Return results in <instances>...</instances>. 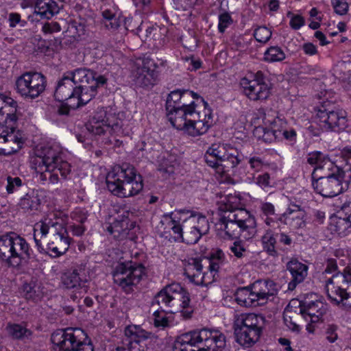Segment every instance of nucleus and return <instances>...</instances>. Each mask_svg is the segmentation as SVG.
Returning a JSON list of instances; mask_svg holds the SVG:
<instances>
[{
  "label": "nucleus",
  "instance_id": "obj_1",
  "mask_svg": "<svg viewBox=\"0 0 351 351\" xmlns=\"http://www.w3.org/2000/svg\"><path fill=\"white\" fill-rule=\"evenodd\" d=\"M106 78L93 71L80 68L67 72L58 82L54 92L56 100L63 102L77 99L78 108L89 102L97 94V89L106 83ZM71 106V104H70Z\"/></svg>",
  "mask_w": 351,
  "mask_h": 351
},
{
  "label": "nucleus",
  "instance_id": "obj_2",
  "mask_svg": "<svg viewBox=\"0 0 351 351\" xmlns=\"http://www.w3.org/2000/svg\"><path fill=\"white\" fill-rule=\"evenodd\" d=\"M241 198L228 195L221 202L219 208L223 212L217 226L224 232L228 239L239 236L245 239L254 237L256 234V221L254 217L245 208H242Z\"/></svg>",
  "mask_w": 351,
  "mask_h": 351
},
{
  "label": "nucleus",
  "instance_id": "obj_3",
  "mask_svg": "<svg viewBox=\"0 0 351 351\" xmlns=\"http://www.w3.org/2000/svg\"><path fill=\"white\" fill-rule=\"evenodd\" d=\"M32 163L40 173L39 179L43 184L59 185L71 171V165L62 159L58 146L46 145L38 149Z\"/></svg>",
  "mask_w": 351,
  "mask_h": 351
},
{
  "label": "nucleus",
  "instance_id": "obj_4",
  "mask_svg": "<svg viewBox=\"0 0 351 351\" xmlns=\"http://www.w3.org/2000/svg\"><path fill=\"white\" fill-rule=\"evenodd\" d=\"M226 346V337L219 330H196L179 336L173 351H219Z\"/></svg>",
  "mask_w": 351,
  "mask_h": 351
},
{
  "label": "nucleus",
  "instance_id": "obj_5",
  "mask_svg": "<svg viewBox=\"0 0 351 351\" xmlns=\"http://www.w3.org/2000/svg\"><path fill=\"white\" fill-rule=\"evenodd\" d=\"M108 190L120 197H128L138 194L143 188L142 177L136 173L130 164L116 167L106 177Z\"/></svg>",
  "mask_w": 351,
  "mask_h": 351
},
{
  "label": "nucleus",
  "instance_id": "obj_6",
  "mask_svg": "<svg viewBox=\"0 0 351 351\" xmlns=\"http://www.w3.org/2000/svg\"><path fill=\"white\" fill-rule=\"evenodd\" d=\"M190 299L180 284L166 286L155 296L153 305L157 304L163 311L168 313L179 312L180 316L187 319L192 317L193 308L189 306Z\"/></svg>",
  "mask_w": 351,
  "mask_h": 351
},
{
  "label": "nucleus",
  "instance_id": "obj_7",
  "mask_svg": "<svg viewBox=\"0 0 351 351\" xmlns=\"http://www.w3.org/2000/svg\"><path fill=\"white\" fill-rule=\"evenodd\" d=\"M123 121L108 108H98L86 123V130L93 135H101L108 132L114 136V145L119 147L122 142L116 138L123 133Z\"/></svg>",
  "mask_w": 351,
  "mask_h": 351
},
{
  "label": "nucleus",
  "instance_id": "obj_8",
  "mask_svg": "<svg viewBox=\"0 0 351 351\" xmlns=\"http://www.w3.org/2000/svg\"><path fill=\"white\" fill-rule=\"evenodd\" d=\"M207 165L219 172H229L241 162V155L237 149L228 144L213 143L204 155Z\"/></svg>",
  "mask_w": 351,
  "mask_h": 351
},
{
  "label": "nucleus",
  "instance_id": "obj_9",
  "mask_svg": "<svg viewBox=\"0 0 351 351\" xmlns=\"http://www.w3.org/2000/svg\"><path fill=\"white\" fill-rule=\"evenodd\" d=\"M263 317L254 313H243L235 317L234 323L237 341L250 347L260 338L264 326Z\"/></svg>",
  "mask_w": 351,
  "mask_h": 351
},
{
  "label": "nucleus",
  "instance_id": "obj_10",
  "mask_svg": "<svg viewBox=\"0 0 351 351\" xmlns=\"http://www.w3.org/2000/svg\"><path fill=\"white\" fill-rule=\"evenodd\" d=\"M0 258L18 263L21 261L34 259L35 256L23 237L10 232L0 237Z\"/></svg>",
  "mask_w": 351,
  "mask_h": 351
},
{
  "label": "nucleus",
  "instance_id": "obj_11",
  "mask_svg": "<svg viewBox=\"0 0 351 351\" xmlns=\"http://www.w3.org/2000/svg\"><path fill=\"white\" fill-rule=\"evenodd\" d=\"M51 341L62 351H94L90 339L80 328L58 330L51 335Z\"/></svg>",
  "mask_w": 351,
  "mask_h": 351
},
{
  "label": "nucleus",
  "instance_id": "obj_12",
  "mask_svg": "<svg viewBox=\"0 0 351 351\" xmlns=\"http://www.w3.org/2000/svg\"><path fill=\"white\" fill-rule=\"evenodd\" d=\"M326 292L333 304L351 308V267H347L329 278Z\"/></svg>",
  "mask_w": 351,
  "mask_h": 351
},
{
  "label": "nucleus",
  "instance_id": "obj_13",
  "mask_svg": "<svg viewBox=\"0 0 351 351\" xmlns=\"http://www.w3.org/2000/svg\"><path fill=\"white\" fill-rule=\"evenodd\" d=\"M315 120L326 130L339 131L348 126L346 111L330 101H324L318 107Z\"/></svg>",
  "mask_w": 351,
  "mask_h": 351
},
{
  "label": "nucleus",
  "instance_id": "obj_14",
  "mask_svg": "<svg viewBox=\"0 0 351 351\" xmlns=\"http://www.w3.org/2000/svg\"><path fill=\"white\" fill-rule=\"evenodd\" d=\"M145 274L144 266L138 263L128 261L119 264L113 273L114 282L126 293L133 291Z\"/></svg>",
  "mask_w": 351,
  "mask_h": 351
},
{
  "label": "nucleus",
  "instance_id": "obj_15",
  "mask_svg": "<svg viewBox=\"0 0 351 351\" xmlns=\"http://www.w3.org/2000/svg\"><path fill=\"white\" fill-rule=\"evenodd\" d=\"M351 182V171L339 172L334 176H324L312 180L314 190L319 194L326 197L338 195L347 190Z\"/></svg>",
  "mask_w": 351,
  "mask_h": 351
},
{
  "label": "nucleus",
  "instance_id": "obj_16",
  "mask_svg": "<svg viewBox=\"0 0 351 351\" xmlns=\"http://www.w3.org/2000/svg\"><path fill=\"white\" fill-rule=\"evenodd\" d=\"M46 84V77L42 73L26 72L16 78L15 89L22 97L32 99L44 92Z\"/></svg>",
  "mask_w": 351,
  "mask_h": 351
},
{
  "label": "nucleus",
  "instance_id": "obj_17",
  "mask_svg": "<svg viewBox=\"0 0 351 351\" xmlns=\"http://www.w3.org/2000/svg\"><path fill=\"white\" fill-rule=\"evenodd\" d=\"M160 66H165L166 61L161 60L158 64L149 57L139 58L136 62V69L133 73L136 85L141 87L154 85L158 77L157 69Z\"/></svg>",
  "mask_w": 351,
  "mask_h": 351
},
{
  "label": "nucleus",
  "instance_id": "obj_18",
  "mask_svg": "<svg viewBox=\"0 0 351 351\" xmlns=\"http://www.w3.org/2000/svg\"><path fill=\"white\" fill-rule=\"evenodd\" d=\"M307 162L315 165L311 174L312 180L346 171L335 165L327 156L319 152L309 154L307 157Z\"/></svg>",
  "mask_w": 351,
  "mask_h": 351
},
{
  "label": "nucleus",
  "instance_id": "obj_19",
  "mask_svg": "<svg viewBox=\"0 0 351 351\" xmlns=\"http://www.w3.org/2000/svg\"><path fill=\"white\" fill-rule=\"evenodd\" d=\"M10 131L3 130L0 134V154L9 156L19 151L24 140L20 130H16L15 127Z\"/></svg>",
  "mask_w": 351,
  "mask_h": 351
},
{
  "label": "nucleus",
  "instance_id": "obj_20",
  "mask_svg": "<svg viewBox=\"0 0 351 351\" xmlns=\"http://www.w3.org/2000/svg\"><path fill=\"white\" fill-rule=\"evenodd\" d=\"M305 211L299 206L293 204L289 207L282 215H279L278 219L282 223L292 230L303 228L306 226Z\"/></svg>",
  "mask_w": 351,
  "mask_h": 351
},
{
  "label": "nucleus",
  "instance_id": "obj_21",
  "mask_svg": "<svg viewBox=\"0 0 351 351\" xmlns=\"http://www.w3.org/2000/svg\"><path fill=\"white\" fill-rule=\"evenodd\" d=\"M70 238L66 229H61L59 232L51 234L50 240L47 244V250L51 252L49 255L52 257H58L64 254L69 249Z\"/></svg>",
  "mask_w": 351,
  "mask_h": 351
},
{
  "label": "nucleus",
  "instance_id": "obj_22",
  "mask_svg": "<svg viewBox=\"0 0 351 351\" xmlns=\"http://www.w3.org/2000/svg\"><path fill=\"white\" fill-rule=\"evenodd\" d=\"M257 80H250L243 78L241 80V86L244 89L245 94L251 100H264L270 94V88L266 83H260Z\"/></svg>",
  "mask_w": 351,
  "mask_h": 351
},
{
  "label": "nucleus",
  "instance_id": "obj_23",
  "mask_svg": "<svg viewBox=\"0 0 351 351\" xmlns=\"http://www.w3.org/2000/svg\"><path fill=\"white\" fill-rule=\"evenodd\" d=\"M291 278L288 284V289L293 291L298 285L302 283L308 274V266L296 258H291L286 265Z\"/></svg>",
  "mask_w": 351,
  "mask_h": 351
},
{
  "label": "nucleus",
  "instance_id": "obj_24",
  "mask_svg": "<svg viewBox=\"0 0 351 351\" xmlns=\"http://www.w3.org/2000/svg\"><path fill=\"white\" fill-rule=\"evenodd\" d=\"M166 110L167 117L171 125L180 130L186 127V124L191 117L199 118V112H194L192 108H175L173 110L166 109Z\"/></svg>",
  "mask_w": 351,
  "mask_h": 351
},
{
  "label": "nucleus",
  "instance_id": "obj_25",
  "mask_svg": "<svg viewBox=\"0 0 351 351\" xmlns=\"http://www.w3.org/2000/svg\"><path fill=\"white\" fill-rule=\"evenodd\" d=\"M124 333L125 338L123 342L129 349L132 347L133 342L138 343L142 341L152 339L155 337L154 333L144 330L141 326L138 325L128 326L125 328Z\"/></svg>",
  "mask_w": 351,
  "mask_h": 351
},
{
  "label": "nucleus",
  "instance_id": "obj_26",
  "mask_svg": "<svg viewBox=\"0 0 351 351\" xmlns=\"http://www.w3.org/2000/svg\"><path fill=\"white\" fill-rule=\"evenodd\" d=\"M343 213L332 219L330 230L341 237H345L351 232V208L343 207Z\"/></svg>",
  "mask_w": 351,
  "mask_h": 351
},
{
  "label": "nucleus",
  "instance_id": "obj_27",
  "mask_svg": "<svg viewBox=\"0 0 351 351\" xmlns=\"http://www.w3.org/2000/svg\"><path fill=\"white\" fill-rule=\"evenodd\" d=\"M212 118L210 113L208 114H205L204 119H200L199 118H194L191 117L189 119L188 123L186 124V127L183 128L182 130H184L189 135L192 136H197L205 134L210 126V123L208 120Z\"/></svg>",
  "mask_w": 351,
  "mask_h": 351
},
{
  "label": "nucleus",
  "instance_id": "obj_28",
  "mask_svg": "<svg viewBox=\"0 0 351 351\" xmlns=\"http://www.w3.org/2000/svg\"><path fill=\"white\" fill-rule=\"evenodd\" d=\"M252 289L261 305L265 304L269 297L275 295L278 292L276 284L272 280H257L253 284Z\"/></svg>",
  "mask_w": 351,
  "mask_h": 351
},
{
  "label": "nucleus",
  "instance_id": "obj_29",
  "mask_svg": "<svg viewBox=\"0 0 351 351\" xmlns=\"http://www.w3.org/2000/svg\"><path fill=\"white\" fill-rule=\"evenodd\" d=\"M326 311L327 306L319 300L304 304L300 310V314L304 319L308 317L311 322L314 323L319 322Z\"/></svg>",
  "mask_w": 351,
  "mask_h": 351
},
{
  "label": "nucleus",
  "instance_id": "obj_30",
  "mask_svg": "<svg viewBox=\"0 0 351 351\" xmlns=\"http://www.w3.org/2000/svg\"><path fill=\"white\" fill-rule=\"evenodd\" d=\"M203 264L200 258H191L184 269V275L191 282L195 285H200V283L205 282V276L202 275Z\"/></svg>",
  "mask_w": 351,
  "mask_h": 351
},
{
  "label": "nucleus",
  "instance_id": "obj_31",
  "mask_svg": "<svg viewBox=\"0 0 351 351\" xmlns=\"http://www.w3.org/2000/svg\"><path fill=\"white\" fill-rule=\"evenodd\" d=\"M36 229L39 228L42 237H45L49 232H59L65 229L62 226V219L58 217L56 213H51L39 223L36 224Z\"/></svg>",
  "mask_w": 351,
  "mask_h": 351
},
{
  "label": "nucleus",
  "instance_id": "obj_32",
  "mask_svg": "<svg viewBox=\"0 0 351 351\" xmlns=\"http://www.w3.org/2000/svg\"><path fill=\"white\" fill-rule=\"evenodd\" d=\"M82 270L77 269L64 272L61 276V282L63 286L69 289L84 288L86 280L82 278Z\"/></svg>",
  "mask_w": 351,
  "mask_h": 351
},
{
  "label": "nucleus",
  "instance_id": "obj_33",
  "mask_svg": "<svg viewBox=\"0 0 351 351\" xmlns=\"http://www.w3.org/2000/svg\"><path fill=\"white\" fill-rule=\"evenodd\" d=\"M184 212L178 211L171 213L169 215H165L164 221L169 226V228L173 231L175 234V238L183 239L184 227L182 215Z\"/></svg>",
  "mask_w": 351,
  "mask_h": 351
},
{
  "label": "nucleus",
  "instance_id": "obj_34",
  "mask_svg": "<svg viewBox=\"0 0 351 351\" xmlns=\"http://www.w3.org/2000/svg\"><path fill=\"white\" fill-rule=\"evenodd\" d=\"M58 4L53 0H37L35 6V13L42 18L51 19L59 12Z\"/></svg>",
  "mask_w": 351,
  "mask_h": 351
},
{
  "label": "nucleus",
  "instance_id": "obj_35",
  "mask_svg": "<svg viewBox=\"0 0 351 351\" xmlns=\"http://www.w3.org/2000/svg\"><path fill=\"white\" fill-rule=\"evenodd\" d=\"M183 223L202 232L207 234L210 226L206 217L199 213L191 214L189 217L183 219Z\"/></svg>",
  "mask_w": 351,
  "mask_h": 351
},
{
  "label": "nucleus",
  "instance_id": "obj_36",
  "mask_svg": "<svg viewBox=\"0 0 351 351\" xmlns=\"http://www.w3.org/2000/svg\"><path fill=\"white\" fill-rule=\"evenodd\" d=\"M257 297L254 289L250 291L247 289H242L237 291L236 301L239 305L245 307L261 306Z\"/></svg>",
  "mask_w": 351,
  "mask_h": 351
},
{
  "label": "nucleus",
  "instance_id": "obj_37",
  "mask_svg": "<svg viewBox=\"0 0 351 351\" xmlns=\"http://www.w3.org/2000/svg\"><path fill=\"white\" fill-rule=\"evenodd\" d=\"M40 204L38 195L34 191H30L20 199L19 207L25 212L37 210Z\"/></svg>",
  "mask_w": 351,
  "mask_h": 351
},
{
  "label": "nucleus",
  "instance_id": "obj_38",
  "mask_svg": "<svg viewBox=\"0 0 351 351\" xmlns=\"http://www.w3.org/2000/svg\"><path fill=\"white\" fill-rule=\"evenodd\" d=\"M189 95V90H176L171 91L167 99L166 109L173 110L175 108H180V106H184V102L182 104H181L180 102H182V99H185V97H188Z\"/></svg>",
  "mask_w": 351,
  "mask_h": 351
},
{
  "label": "nucleus",
  "instance_id": "obj_39",
  "mask_svg": "<svg viewBox=\"0 0 351 351\" xmlns=\"http://www.w3.org/2000/svg\"><path fill=\"white\" fill-rule=\"evenodd\" d=\"M22 294L26 300L34 302L39 300L43 296L40 286L33 282L23 285Z\"/></svg>",
  "mask_w": 351,
  "mask_h": 351
},
{
  "label": "nucleus",
  "instance_id": "obj_40",
  "mask_svg": "<svg viewBox=\"0 0 351 351\" xmlns=\"http://www.w3.org/2000/svg\"><path fill=\"white\" fill-rule=\"evenodd\" d=\"M6 330L9 335L14 339H24L32 335L29 330L17 324H8Z\"/></svg>",
  "mask_w": 351,
  "mask_h": 351
},
{
  "label": "nucleus",
  "instance_id": "obj_41",
  "mask_svg": "<svg viewBox=\"0 0 351 351\" xmlns=\"http://www.w3.org/2000/svg\"><path fill=\"white\" fill-rule=\"evenodd\" d=\"M19 119V115L12 111H8L6 107L0 108V124L5 125L8 129H13Z\"/></svg>",
  "mask_w": 351,
  "mask_h": 351
},
{
  "label": "nucleus",
  "instance_id": "obj_42",
  "mask_svg": "<svg viewBox=\"0 0 351 351\" xmlns=\"http://www.w3.org/2000/svg\"><path fill=\"white\" fill-rule=\"evenodd\" d=\"M224 261V254L221 250H217L210 254L208 260H206L208 263V269L210 273L216 274Z\"/></svg>",
  "mask_w": 351,
  "mask_h": 351
},
{
  "label": "nucleus",
  "instance_id": "obj_43",
  "mask_svg": "<svg viewBox=\"0 0 351 351\" xmlns=\"http://www.w3.org/2000/svg\"><path fill=\"white\" fill-rule=\"evenodd\" d=\"M261 241L264 250L271 256H277L278 253L275 247L276 240L274 238L271 230H267L265 234L262 237Z\"/></svg>",
  "mask_w": 351,
  "mask_h": 351
},
{
  "label": "nucleus",
  "instance_id": "obj_44",
  "mask_svg": "<svg viewBox=\"0 0 351 351\" xmlns=\"http://www.w3.org/2000/svg\"><path fill=\"white\" fill-rule=\"evenodd\" d=\"M285 53L278 46L270 47L264 53V60L268 62H280L285 59Z\"/></svg>",
  "mask_w": 351,
  "mask_h": 351
},
{
  "label": "nucleus",
  "instance_id": "obj_45",
  "mask_svg": "<svg viewBox=\"0 0 351 351\" xmlns=\"http://www.w3.org/2000/svg\"><path fill=\"white\" fill-rule=\"evenodd\" d=\"M86 26L82 20H74L69 23L67 32L75 38H80L85 35L86 32Z\"/></svg>",
  "mask_w": 351,
  "mask_h": 351
},
{
  "label": "nucleus",
  "instance_id": "obj_46",
  "mask_svg": "<svg viewBox=\"0 0 351 351\" xmlns=\"http://www.w3.org/2000/svg\"><path fill=\"white\" fill-rule=\"evenodd\" d=\"M184 237H183V241L187 244H195L200 238L206 234H202L195 229H193L183 223Z\"/></svg>",
  "mask_w": 351,
  "mask_h": 351
},
{
  "label": "nucleus",
  "instance_id": "obj_47",
  "mask_svg": "<svg viewBox=\"0 0 351 351\" xmlns=\"http://www.w3.org/2000/svg\"><path fill=\"white\" fill-rule=\"evenodd\" d=\"M135 34H138L143 40H156L160 34V30L157 27H147L144 32H142L141 25L136 29Z\"/></svg>",
  "mask_w": 351,
  "mask_h": 351
},
{
  "label": "nucleus",
  "instance_id": "obj_48",
  "mask_svg": "<svg viewBox=\"0 0 351 351\" xmlns=\"http://www.w3.org/2000/svg\"><path fill=\"white\" fill-rule=\"evenodd\" d=\"M189 93L190 95L188 97H185V99H184V106H180V108H182L183 109L192 108L194 112H197V110H196L197 104L195 103V99H200V101L203 102L204 105L206 104V103L204 102V99L202 98L199 97L196 93L190 90ZM182 103L183 101L182 102H180L181 104H182Z\"/></svg>",
  "mask_w": 351,
  "mask_h": 351
},
{
  "label": "nucleus",
  "instance_id": "obj_49",
  "mask_svg": "<svg viewBox=\"0 0 351 351\" xmlns=\"http://www.w3.org/2000/svg\"><path fill=\"white\" fill-rule=\"evenodd\" d=\"M271 31L265 26L258 27L254 32L255 39L262 43H266L271 36Z\"/></svg>",
  "mask_w": 351,
  "mask_h": 351
},
{
  "label": "nucleus",
  "instance_id": "obj_50",
  "mask_svg": "<svg viewBox=\"0 0 351 351\" xmlns=\"http://www.w3.org/2000/svg\"><path fill=\"white\" fill-rule=\"evenodd\" d=\"M161 311L157 310L154 313V324L156 327L165 328L169 326L168 318L165 316V313L160 308Z\"/></svg>",
  "mask_w": 351,
  "mask_h": 351
},
{
  "label": "nucleus",
  "instance_id": "obj_51",
  "mask_svg": "<svg viewBox=\"0 0 351 351\" xmlns=\"http://www.w3.org/2000/svg\"><path fill=\"white\" fill-rule=\"evenodd\" d=\"M256 132H263V134L262 136V138L263 141L266 143H271L272 141H275L278 136V131L273 128L269 130L265 128H257L256 129Z\"/></svg>",
  "mask_w": 351,
  "mask_h": 351
},
{
  "label": "nucleus",
  "instance_id": "obj_52",
  "mask_svg": "<svg viewBox=\"0 0 351 351\" xmlns=\"http://www.w3.org/2000/svg\"><path fill=\"white\" fill-rule=\"evenodd\" d=\"M339 327L335 324L327 325L325 330V337L329 343H335L338 339Z\"/></svg>",
  "mask_w": 351,
  "mask_h": 351
},
{
  "label": "nucleus",
  "instance_id": "obj_53",
  "mask_svg": "<svg viewBox=\"0 0 351 351\" xmlns=\"http://www.w3.org/2000/svg\"><path fill=\"white\" fill-rule=\"evenodd\" d=\"M334 11L339 15H344L348 10V4L346 0H331Z\"/></svg>",
  "mask_w": 351,
  "mask_h": 351
},
{
  "label": "nucleus",
  "instance_id": "obj_54",
  "mask_svg": "<svg viewBox=\"0 0 351 351\" xmlns=\"http://www.w3.org/2000/svg\"><path fill=\"white\" fill-rule=\"evenodd\" d=\"M7 180L8 184L6 186V190L8 193H12L22 185V180L19 177L12 178L8 176Z\"/></svg>",
  "mask_w": 351,
  "mask_h": 351
},
{
  "label": "nucleus",
  "instance_id": "obj_55",
  "mask_svg": "<svg viewBox=\"0 0 351 351\" xmlns=\"http://www.w3.org/2000/svg\"><path fill=\"white\" fill-rule=\"evenodd\" d=\"M232 23V19L228 13H223L219 16L218 29L221 33L224 32L226 28Z\"/></svg>",
  "mask_w": 351,
  "mask_h": 351
},
{
  "label": "nucleus",
  "instance_id": "obj_56",
  "mask_svg": "<svg viewBox=\"0 0 351 351\" xmlns=\"http://www.w3.org/2000/svg\"><path fill=\"white\" fill-rule=\"evenodd\" d=\"M248 163L250 168L255 171H261L266 165L265 161L259 156H253L249 158Z\"/></svg>",
  "mask_w": 351,
  "mask_h": 351
},
{
  "label": "nucleus",
  "instance_id": "obj_57",
  "mask_svg": "<svg viewBox=\"0 0 351 351\" xmlns=\"http://www.w3.org/2000/svg\"><path fill=\"white\" fill-rule=\"evenodd\" d=\"M260 210L264 217L276 216L275 207L269 202H262L260 205Z\"/></svg>",
  "mask_w": 351,
  "mask_h": 351
},
{
  "label": "nucleus",
  "instance_id": "obj_58",
  "mask_svg": "<svg viewBox=\"0 0 351 351\" xmlns=\"http://www.w3.org/2000/svg\"><path fill=\"white\" fill-rule=\"evenodd\" d=\"M230 251L237 258H241L244 256L246 250L240 241H235L230 247Z\"/></svg>",
  "mask_w": 351,
  "mask_h": 351
},
{
  "label": "nucleus",
  "instance_id": "obj_59",
  "mask_svg": "<svg viewBox=\"0 0 351 351\" xmlns=\"http://www.w3.org/2000/svg\"><path fill=\"white\" fill-rule=\"evenodd\" d=\"M0 98L3 102L5 104L4 107H6V109L8 107H10L11 110H8V111H12L13 113H16L19 115L18 110L16 109L17 107V102L14 101L12 98L7 97L3 94L0 95Z\"/></svg>",
  "mask_w": 351,
  "mask_h": 351
},
{
  "label": "nucleus",
  "instance_id": "obj_60",
  "mask_svg": "<svg viewBox=\"0 0 351 351\" xmlns=\"http://www.w3.org/2000/svg\"><path fill=\"white\" fill-rule=\"evenodd\" d=\"M337 271L336 274L339 272H341L337 266V263L335 259H328L326 263V266L324 270V273L326 274H332Z\"/></svg>",
  "mask_w": 351,
  "mask_h": 351
},
{
  "label": "nucleus",
  "instance_id": "obj_61",
  "mask_svg": "<svg viewBox=\"0 0 351 351\" xmlns=\"http://www.w3.org/2000/svg\"><path fill=\"white\" fill-rule=\"evenodd\" d=\"M71 217L73 220L80 224H83L87 219L86 214L80 210H76L72 212Z\"/></svg>",
  "mask_w": 351,
  "mask_h": 351
},
{
  "label": "nucleus",
  "instance_id": "obj_62",
  "mask_svg": "<svg viewBox=\"0 0 351 351\" xmlns=\"http://www.w3.org/2000/svg\"><path fill=\"white\" fill-rule=\"evenodd\" d=\"M270 176L268 173H265L262 175H259L256 178V183L262 188H265L269 186Z\"/></svg>",
  "mask_w": 351,
  "mask_h": 351
},
{
  "label": "nucleus",
  "instance_id": "obj_63",
  "mask_svg": "<svg viewBox=\"0 0 351 351\" xmlns=\"http://www.w3.org/2000/svg\"><path fill=\"white\" fill-rule=\"evenodd\" d=\"M291 27L294 29H299L304 24V19L300 15H294L290 20Z\"/></svg>",
  "mask_w": 351,
  "mask_h": 351
},
{
  "label": "nucleus",
  "instance_id": "obj_64",
  "mask_svg": "<svg viewBox=\"0 0 351 351\" xmlns=\"http://www.w3.org/2000/svg\"><path fill=\"white\" fill-rule=\"evenodd\" d=\"M284 322L285 325L292 331L298 332L300 330V327L294 320L293 317L289 316L288 317H284Z\"/></svg>",
  "mask_w": 351,
  "mask_h": 351
}]
</instances>
